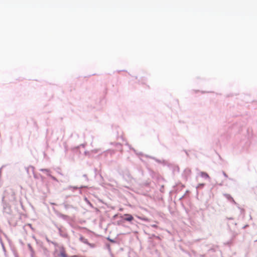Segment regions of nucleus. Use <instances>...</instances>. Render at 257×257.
<instances>
[{
	"instance_id": "nucleus-1",
	"label": "nucleus",
	"mask_w": 257,
	"mask_h": 257,
	"mask_svg": "<svg viewBox=\"0 0 257 257\" xmlns=\"http://www.w3.org/2000/svg\"><path fill=\"white\" fill-rule=\"evenodd\" d=\"M200 175L201 177H208V175L204 172H201Z\"/></svg>"
}]
</instances>
